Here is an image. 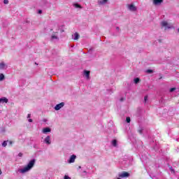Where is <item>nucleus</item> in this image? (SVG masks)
Here are the masks:
<instances>
[{
  "mask_svg": "<svg viewBox=\"0 0 179 179\" xmlns=\"http://www.w3.org/2000/svg\"><path fill=\"white\" fill-rule=\"evenodd\" d=\"M34 163H36V160L32 159L31 160L29 164L22 169H19L17 170L18 173L21 174H24L25 173H29L32 167H34Z\"/></svg>",
  "mask_w": 179,
  "mask_h": 179,
  "instance_id": "nucleus-1",
  "label": "nucleus"
},
{
  "mask_svg": "<svg viewBox=\"0 0 179 179\" xmlns=\"http://www.w3.org/2000/svg\"><path fill=\"white\" fill-rule=\"evenodd\" d=\"M52 41H58L59 38L58 37V31L53 32L51 35Z\"/></svg>",
  "mask_w": 179,
  "mask_h": 179,
  "instance_id": "nucleus-2",
  "label": "nucleus"
},
{
  "mask_svg": "<svg viewBox=\"0 0 179 179\" xmlns=\"http://www.w3.org/2000/svg\"><path fill=\"white\" fill-rule=\"evenodd\" d=\"M162 27L163 30H169V29L173 28V27L170 25L169 23H163Z\"/></svg>",
  "mask_w": 179,
  "mask_h": 179,
  "instance_id": "nucleus-3",
  "label": "nucleus"
},
{
  "mask_svg": "<svg viewBox=\"0 0 179 179\" xmlns=\"http://www.w3.org/2000/svg\"><path fill=\"white\" fill-rule=\"evenodd\" d=\"M64 106H65V103L62 102V103H59V104L55 106V110L56 111H58V110H61V108H62V107H64Z\"/></svg>",
  "mask_w": 179,
  "mask_h": 179,
  "instance_id": "nucleus-4",
  "label": "nucleus"
},
{
  "mask_svg": "<svg viewBox=\"0 0 179 179\" xmlns=\"http://www.w3.org/2000/svg\"><path fill=\"white\" fill-rule=\"evenodd\" d=\"M152 3L155 6H157L162 5V3H163V0H152Z\"/></svg>",
  "mask_w": 179,
  "mask_h": 179,
  "instance_id": "nucleus-5",
  "label": "nucleus"
},
{
  "mask_svg": "<svg viewBox=\"0 0 179 179\" xmlns=\"http://www.w3.org/2000/svg\"><path fill=\"white\" fill-rule=\"evenodd\" d=\"M84 76L86 78V79L89 80L90 79V71L87 70L84 71Z\"/></svg>",
  "mask_w": 179,
  "mask_h": 179,
  "instance_id": "nucleus-6",
  "label": "nucleus"
},
{
  "mask_svg": "<svg viewBox=\"0 0 179 179\" xmlns=\"http://www.w3.org/2000/svg\"><path fill=\"white\" fill-rule=\"evenodd\" d=\"M44 142L47 144V145H51V137L50 136H48L45 140Z\"/></svg>",
  "mask_w": 179,
  "mask_h": 179,
  "instance_id": "nucleus-7",
  "label": "nucleus"
},
{
  "mask_svg": "<svg viewBox=\"0 0 179 179\" xmlns=\"http://www.w3.org/2000/svg\"><path fill=\"white\" fill-rule=\"evenodd\" d=\"M76 159V155H73L71 156L69 163H75V160Z\"/></svg>",
  "mask_w": 179,
  "mask_h": 179,
  "instance_id": "nucleus-8",
  "label": "nucleus"
},
{
  "mask_svg": "<svg viewBox=\"0 0 179 179\" xmlns=\"http://www.w3.org/2000/svg\"><path fill=\"white\" fill-rule=\"evenodd\" d=\"M73 6L76 9H83V7H82V6H80V4H79L78 3H73Z\"/></svg>",
  "mask_w": 179,
  "mask_h": 179,
  "instance_id": "nucleus-9",
  "label": "nucleus"
},
{
  "mask_svg": "<svg viewBox=\"0 0 179 179\" xmlns=\"http://www.w3.org/2000/svg\"><path fill=\"white\" fill-rule=\"evenodd\" d=\"M119 177H121L122 178H124L125 177H129V173H128L127 172H123L119 174Z\"/></svg>",
  "mask_w": 179,
  "mask_h": 179,
  "instance_id": "nucleus-10",
  "label": "nucleus"
},
{
  "mask_svg": "<svg viewBox=\"0 0 179 179\" xmlns=\"http://www.w3.org/2000/svg\"><path fill=\"white\" fill-rule=\"evenodd\" d=\"M108 0H99L98 1V5H106L107 3Z\"/></svg>",
  "mask_w": 179,
  "mask_h": 179,
  "instance_id": "nucleus-11",
  "label": "nucleus"
},
{
  "mask_svg": "<svg viewBox=\"0 0 179 179\" xmlns=\"http://www.w3.org/2000/svg\"><path fill=\"white\" fill-rule=\"evenodd\" d=\"M129 10H131L132 12H135V10H136V7L135 6H134V4H130L129 6Z\"/></svg>",
  "mask_w": 179,
  "mask_h": 179,
  "instance_id": "nucleus-12",
  "label": "nucleus"
},
{
  "mask_svg": "<svg viewBox=\"0 0 179 179\" xmlns=\"http://www.w3.org/2000/svg\"><path fill=\"white\" fill-rule=\"evenodd\" d=\"M79 37H80L79 34L76 32L72 35L73 40H79Z\"/></svg>",
  "mask_w": 179,
  "mask_h": 179,
  "instance_id": "nucleus-13",
  "label": "nucleus"
},
{
  "mask_svg": "<svg viewBox=\"0 0 179 179\" xmlns=\"http://www.w3.org/2000/svg\"><path fill=\"white\" fill-rule=\"evenodd\" d=\"M7 66L4 62L0 63V69H6Z\"/></svg>",
  "mask_w": 179,
  "mask_h": 179,
  "instance_id": "nucleus-14",
  "label": "nucleus"
},
{
  "mask_svg": "<svg viewBox=\"0 0 179 179\" xmlns=\"http://www.w3.org/2000/svg\"><path fill=\"white\" fill-rule=\"evenodd\" d=\"M47 132H51L50 127H46L43 129V134H47Z\"/></svg>",
  "mask_w": 179,
  "mask_h": 179,
  "instance_id": "nucleus-15",
  "label": "nucleus"
},
{
  "mask_svg": "<svg viewBox=\"0 0 179 179\" xmlns=\"http://www.w3.org/2000/svg\"><path fill=\"white\" fill-rule=\"evenodd\" d=\"M8 100L6 97H3L0 99V103H8Z\"/></svg>",
  "mask_w": 179,
  "mask_h": 179,
  "instance_id": "nucleus-16",
  "label": "nucleus"
},
{
  "mask_svg": "<svg viewBox=\"0 0 179 179\" xmlns=\"http://www.w3.org/2000/svg\"><path fill=\"white\" fill-rule=\"evenodd\" d=\"M3 79H5V76L3 73H0V82L3 80Z\"/></svg>",
  "mask_w": 179,
  "mask_h": 179,
  "instance_id": "nucleus-17",
  "label": "nucleus"
},
{
  "mask_svg": "<svg viewBox=\"0 0 179 179\" xmlns=\"http://www.w3.org/2000/svg\"><path fill=\"white\" fill-rule=\"evenodd\" d=\"M112 145H113V146H117V140H113V141H112Z\"/></svg>",
  "mask_w": 179,
  "mask_h": 179,
  "instance_id": "nucleus-18",
  "label": "nucleus"
},
{
  "mask_svg": "<svg viewBox=\"0 0 179 179\" xmlns=\"http://www.w3.org/2000/svg\"><path fill=\"white\" fill-rule=\"evenodd\" d=\"M8 3H9V0H3L4 5H8Z\"/></svg>",
  "mask_w": 179,
  "mask_h": 179,
  "instance_id": "nucleus-19",
  "label": "nucleus"
},
{
  "mask_svg": "<svg viewBox=\"0 0 179 179\" xmlns=\"http://www.w3.org/2000/svg\"><path fill=\"white\" fill-rule=\"evenodd\" d=\"M126 121H127V122H128V123L131 122V117H127L126 118Z\"/></svg>",
  "mask_w": 179,
  "mask_h": 179,
  "instance_id": "nucleus-20",
  "label": "nucleus"
},
{
  "mask_svg": "<svg viewBox=\"0 0 179 179\" xmlns=\"http://www.w3.org/2000/svg\"><path fill=\"white\" fill-rule=\"evenodd\" d=\"M134 83H139V78H136L134 79Z\"/></svg>",
  "mask_w": 179,
  "mask_h": 179,
  "instance_id": "nucleus-21",
  "label": "nucleus"
},
{
  "mask_svg": "<svg viewBox=\"0 0 179 179\" xmlns=\"http://www.w3.org/2000/svg\"><path fill=\"white\" fill-rule=\"evenodd\" d=\"M6 145H8L6 141H3V143H2V146H3V148H6Z\"/></svg>",
  "mask_w": 179,
  "mask_h": 179,
  "instance_id": "nucleus-22",
  "label": "nucleus"
},
{
  "mask_svg": "<svg viewBox=\"0 0 179 179\" xmlns=\"http://www.w3.org/2000/svg\"><path fill=\"white\" fill-rule=\"evenodd\" d=\"M144 101H145V103H146L148 101V96H145L144 97Z\"/></svg>",
  "mask_w": 179,
  "mask_h": 179,
  "instance_id": "nucleus-23",
  "label": "nucleus"
},
{
  "mask_svg": "<svg viewBox=\"0 0 179 179\" xmlns=\"http://www.w3.org/2000/svg\"><path fill=\"white\" fill-rule=\"evenodd\" d=\"M174 90H176V88H175V87H173V88H171V89H170V92H174Z\"/></svg>",
  "mask_w": 179,
  "mask_h": 179,
  "instance_id": "nucleus-24",
  "label": "nucleus"
},
{
  "mask_svg": "<svg viewBox=\"0 0 179 179\" xmlns=\"http://www.w3.org/2000/svg\"><path fill=\"white\" fill-rule=\"evenodd\" d=\"M64 179H71V177H69V176L65 175V176H64Z\"/></svg>",
  "mask_w": 179,
  "mask_h": 179,
  "instance_id": "nucleus-25",
  "label": "nucleus"
},
{
  "mask_svg": "<svg viewBox=\"0 0 179 179\" xmlns=\"http://www.w3.org/2000/svg\"><path fill=\"white\" fill-rule=\"evenodd\" d=\"M38 13L39 15H41V14L43 13V10H38Z\"/></svg>",
  "mask_w": 179,
  "mask_h": 179,
  "instance_id": "nucleus-26",
  "label": "nucleus"
},
{
  "mask_svg": "<svg viewBox=\"0 0 179 179\" xmlns=\"http://www.w3.org/2000/svg\"><path fill=\"white\" fill-rule=\"evenodd\" d=\"M152 72H153V71H152V70H147V73H152Z\"/></svg>",
  "mask_w": 179,
  "mask_h": 179,
  "instance_id": "nucleus-27",
  "label": "nucleus"
},
{
  "mask_svg": "<svg viewBox=\"0 0 179 179\" xmlns=\"http://www.w3.org/2000/svg\"><path fill=\"white\" fill-rule=\"evenodd\" d=\"M19 157H22L23 156V154L22 152H20L18 154Z\"/></svg>",
  "mask_w": 179,
  "mask_h": 179,
  "instance_id": "nucleus-28",
  "label": "nucleus"
},
{
  "mask_svg": "<svg viewBox=\"0 0 179 179\" xmlns=\"http://www.w3.org/2000/svg\"><path fill=\"white\" fill-rule=\"evenodd\" d=\"M29 122H33V120L29 119Z\"/></svg>",
  "mask_w": 179,
  "mask_h": 179,
  "instance_id": "nucleus-29",
  "label": "nucleus"
},
{
  "mask_svg": "<svg viewBox=\"0 0 179 179\" xmlns=\"http://www.w3.org/2000/svg\"><path fill=\"white\" fill-rule=\"evenodd\" d=\"M31 115L28 114V115H27V118H30Z\"/></svg>",
  "mask_w": 179,
  "mask_h": 179,
  "instance_id": "nucleus-30",
  "label": "nucleus"
},
{
  "mask_svg": "<svg viewBox=\"0 0 179 179\" xmlns=\"http://www.w3.org/2000/svg\"><path fill=\"white\" fill-rule=\"evenodd\" d=\"M2 174V171L0 169V176Z\"/></svg>",
  "mask_w": 179,
  "mask_h": 179,
  "instance_id": "nucleus-31",
  "label": "nucleus"
},
{
  "mask_svg": "<svg viewBox=\"0 0 179 179\" xmlns=\"http://www.w3.org/2000/svg\"><path fill=\"white\" fill-rule=\"evenodd\" d=\"M139 133H140V134H142V130H139Z\"/></svg>",
  "mask_w": 179,
  "mask_h": 179,
  "instance_id": "nucleus-32",
  "label": "nucleus"
},
{
  "mask_svg": "<svg viewBox=\"0 0 179 179\" xmlns=\"http://www.w3.org/2000/svg\"><path fill=\"white\" fill-rule=\"evenodd\" d=\"M10 145H12V141H10Z\"/></svg>",
  "mask_w": 179,
  "mask_h": 179,
  "instance_id": "nucleus-33",
  "label": "nucleus"
},
{
  "mask_svg": "<svg viewBox=\"0 0 179 179\" xmlns=\"http://www.w3.org/2000/svg\"><path fill=\"white\" fill-rule=\"evenodd\" d=\"M162 23H166V22H162Z\"/></svg>",
  "mask_w": 179,
  "mask_h": 179,
  "instance_id": "nucleus-34",
  "label": "nucleus"
},
{
  "mask_svg": "<svg viewBox=\"0 0 179 179\" xmlns=\"http://www.w3.org/2000/svg\"><path fill=\"white\" fill-rule=\"evenodd\" d=\"M117 179H121V178H118Z\"/></svg>",
  "mask_w": 179,
  "mask_h": 179,
  "instance_id": "nucleus-35",
  "label": "nucleus"
}]
</instances>
